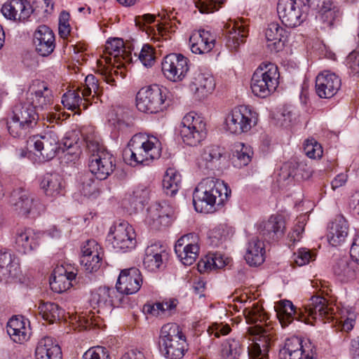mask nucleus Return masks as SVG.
<instances>
[{"instance_id":"f257e3e1","label":"nucleus","mask_w":359,"mask_h":359,"mask_svg":"<svg viewBox=\"0 0 359 359\" xmlns=\"http://www.w3.org/2000/svg\"><path fill=\"white\" fill-rule=\"evenodd\" d=\"M248 323H255L249 327L248 334L252 342L248 346L249 359H269V351L273 343L275 331L271 325L266 313L262 306L254 303L243 311Z\"/></svg>"},{"instance_id":"f03ea898","label":"nucleus","mask_w":359,"mask_h":359,"mask_svg":"<svg viewBox=\"0 0 359 359\" xmlns=\"http://www.w3.org/2000/svg\"><path fill=\"white\" fill-rule=\"evenodd\" d=\"M132 61L131 53L126 50L120 38L107 40L103 55L97 60V72L111 86H116L119 79L126 75V64Z\"/></svg>"},{"instance_id":"7ed1b4c3","label":"nucleus","mask_w":359,"mask_h":359,"mask_svg":"<svg viewBox=\"0 0 359 359\" xmlns=\"http://www.w3.org/2000/svg\"><path fill=\"white\" fill-rule=\"evenodd\" d=\"M231 193V189L224 181L214 177L205 178L194 189V208L201 213L213 212L229 200Z\"/></svg>"},{"instance_id":"20e7f679","label":"nucleus","mask_w":359,"mask_h":359,"mask_svg":"<svg viewBox=\"0 0 359 359\" xmlns=\"http://www.w3.org/2000/svg\"><path fill=\"white\" fill-rule=\"evenodd\" d=\"M128 147L130 163L148 165L161 155V143L158 137L146 133H137L132 137Z\"/></svg>"},{"instance_id":"39448f33","label":"nucleus","mask_w":359,"mask_h":359,"mask_svg":"<svg viewBox=\"0 0 359 359\" xmlns=\"http://www.w3.org/2000/svg\"><path fill=\"white\" fill-rule=\"evenodd\" d=\"M158 345L168 359H181L187 351L186 337L176 323H167L161 327Z\"/></svg>"},{"instance_id":"423d86ee","label":"nucleus","mask_w":359,"mask_h":359,"mask_svg":"<svg viewBox=\"0 0 359 359\" xmlns=\"http://www.w3.org/2000/svg\"><path fill=\"white\" fill-rule=\"evenodd\" d=\"M259 122V114L250 105L234 107L226 114L224 128L229 133L240 135L250 133Z\"/></svg>"},{"instance_id":"0eeeda50","label":"nucleus","mask_w":359,"mask_h":359,"mask_svg":"<svg viewBox=\"0 0 359 359\" xmlns=\"http://www.w3.org/2000/svg\"><path fill=\"white\" fill-rule=\"evenodd\" d=\"M278 67L271 62H262L253 73L250 88L254 95L265 98L273 93L279 85Z\"/></svg>"},{"instance_id":"6e6552de","label":"nucleus","mask_w":359,"mask_h":359,"mask_svg":"<svg viewBox=\"0 0 359 359\" xmlns=\"http://www.w3.org/2000/svg\"><path fill=\"white\" fill-rule=\"evenodd\" d=\"M168 91L166 88L158 85L145 86L136 95V107L140 111L147 114H157L163 111L168 106Z\"/></svg>"},{"instance_id":"1a4fd4ad","label":"nucleus","mask_w":359,"mask_h":359,"mask_svg":"<svg viewBox=\"0 0 359 359\" xmlns=\"http://www.w3.org/2000/svg\"><path fill=\"white\" fill-rule=\"evenodd\" d=\"M36 111L29 102H24L16 104L12 116L7 122L9 134L13 137H25L38 121Z\"/></svg>"},{"instance_id":"9d476101","label":"nucleus","mask_w":359,"mask_h":359,"mask_svg":"<svg viewBox=\"0 0 359 359\" xmlns=\"http://www.w3.org/2000/svg\"><path fill=\"white\" fill-rule=\"evenodd\" d=\"M178 133L184 144L197 146L207 136V124L203 116L190 111L183 116L178 126Z\"/></svg>"},{"instance_id":"9b49d317","label":"nucleus","mask_w":359,"mask_h":359,"mask_svg":"<svg viewBox=\"0 0 359 359\" xmlns=\"http://www.w3.org/2000/svg\"><path fill=\"white\" fill-rule=\"evenodd\" d=\"M87 147L90 154L89 158V169L99 180L106 179L114 170V158L97 142L86 140Z\"/></svg>"},{"instance_id":"f8f14e48","label":"nucleus","mask_w":359,"mask_h":359,"mask_svg":"<svg viewBox=\"0 0 359 359\" xmlns=\"http://www.w3.org/2000/svg\"><path fill=\"white\" fill-rule=\"evenodd\" d=\"M107 240L118 252H127L134 250L137 245L136 233L127 222L114 224L109 229Z\"/></svg>"},{"instance_id":"ddd939ff","label":"nucleus","mask_w":359,"mask_h":359,"mask_svg":"<svg viewBox=\"0 0 359 359\" xmlns=\"http://www.w3.org/2000/svg\"><path fill=\"white\" fill-rule=\"evenodd\" d=\"M334 314V309L328 304L326 299L313 296L304 306V310L299 309L298 320L313 325L317 320H330Z\"/></svg>"},{"instance_id":"4468645a","label":"nucleus","mask_w":359,"mask_h":359,"mask_svg":"<svg viewBox=\"0 0 359 359\" xmlns=\"http://www.w3.org/2000/svg\"><path fill=\"white\" fill-rule=\"evenodd\" d=\"M59 137L53 131H48L43 135H37L31 137L28 146L34 149L35 161L43 162L53 159L59 149Z\"/></svg>"},{"instance_id":"2eb2a0df","label":"nucleus","mask_w":359,"mask_h":359,"mask_svg":"<svg viewBox=\"0 0 359 359\" xmlns=\"http://www.w3.org/2000/svg\"><path fill=\"white\" fill-rule=\"evenodd\" d=\"M277 11L282 23L292 28L305 20L308 6L302 0H278Z\"/></svg>"},{"instance_id":"dca6fc26","label":"nucleus","mask_w":359,"mask_h":359,"mask_svg":"<svg viewBox=\"0 0 359 359\" xmlns=\"http://www.w3.org/2000/svg\"><path fill=\"white\" fill-rule=\"evenodd\" d=\"M11 205L13 211L22 217H35L45 210V205L39 198L25 191L13 194Z\"/></svg>"},{"instance_id":"f3484780","label":"nucleus","mask_w":359,"mask_h":359,"mask_svg":"<svg viewBox=\"0 0 359 359\" xmlns=\"http://www.w3.org/2000/svg\"><path fill=\"white\" fill-rule=\"evenodd\" d=\"M190 69L189 60L180 53L167 55L161 63V69L164 76L170 81H183Z\"/></svg>"},{"instance_id":"a211bd4d","label":"nucleus","mask_w":359,"mask_h":359,"mask_svg":"<svg viewBox=\"0 0 359 359\" xmlns=\"http://www.w3.org/2000/svg\"><path fill=\"white\" fill-rule=\"evenodd\" d=\"M216 87L213 75L207 70L195 71L189 81L188 89L198 100H204L212 94Z\"/></svg>"},{"instance_id":"6ab92c4d","label":"nucleus","mask_w":359,"mask_h":359,"mask_svg":"<svg viewBox=\"0 0 359 359\" xmlns=\"http://www.w3.org/2000/svg\"><path fill=\"white\" fill-rule=\"evenodd\" d=\"M174 219V210L165 201L151 203L147 209L144 222L151 229L168 226Z\"/></svg>"},{"instance_id":"aec40b11","label":"nucleus","mask_w":359,"mask_h":359,"mask_svg":"<svg viewBox=\"0 0 359 359\" xmlns=\"http://www.w3.org/2000/svg\"><path fill=\"white\" fill-rule=\"evenodd\" d=\"M175 252L179 260L186 266L193 264L200 252V238L194 233L181 236L175 245Z\"/></svg>"},{"instance_id":"412c9836","label":"nucleus","mask_w":359,"mask_h":359,"mask_svg":"<svg viewBox=\"0 0 359 359\" xmlns=\"http://www.w3.org/2000/svg\"><path fill=\"white\" fill-rule=\"evenodd\" d=\"M27 102L36 110H47L53 103L52 90L46 83L34 81L29 86Z\"/></svg>"},{"instance_id":"4be33fe9","label":"nucleus","mask_w":359,"mask_h":359,"mask_svg":"<svg viewBox=\"0 0 359 359\" xmlns=\"http://www.w3.org/2000/svg\"><path fill=\"white\" fill-rule=\"evenodd\" d=\"M81 264L88 272L97 271L100 266L103 256L101 245L95 240H88L81 245Z\"/></svg>"},{"instance_id":"5701e85b","label":"nucleus","mask_w":359,"mask_h":359,"mask_svg":"<svg viewBox=\"0 0 359 359\" xmlns=\"http://www.w3.org/2000/svg\"><path fill=\"white\" fill-rule=\"evenodd\" d=\"M142 284L140 271L136 267L121 271L116 287V291L125 294H133L138 292Z\"/></svg>"},{"instance_id":"b1692460","label":"nucleus","mask_w":359,"mask_h":359,"mask_svg":"<svg viewBox=\"0 0 359 359\" xmlns=\"http://www.w3.org/2000/svg\"><path fill=\"white\" fill-rule=\"evenodd\" d=\"M341 87V79L334 73L324 71L320 73L316 79V90L321 98L333 97Z\"/></svg>"},{"instance_id":"393cba45","label":"nucleus","mask_w":359,"mask_h":359,"mask_svg":"<svg viewBox=\"0 0 359 359\" xmlns=\"http://www.w3.org/2000/svg\"><path fill=\"white\" fill-rule=\"evenodd\" d=\"M76 275V271L69 266H57L53 270L50 280L52 290L61 293L69 290L72 287Z\"/></svg>"},{"instance_id":"a878e982","label":"nucleus","mask_w":359,"mask_h":359,"mask_svg":"<svg viewBox=\"0 0 359 359\" xmlns=\"http://www.w3.org/2000/svg\"><path fill=\"white\" fill-rule=\"evenodd\" d=\"M349 231L347 220L342 215H337L327 225L326 238L333 247L341 245L346 240Z\"/></svg>"},{"instance_id":"bb28decb","label":"nucleus","mask_w":359,"mask_h":359,"mask_svg":"<svg viewBox=\"0 0 359 359\" xmlns=\"http://www.w3.org/2000/svg\"><path fill=\"white\" fill-rule=\"evenodd\" d=\"M32 11V6L27 0H11L4 3L1 7L3 15L14 21L27 20Z\"/></svg>"},{"instance_id":"cd10ccee","label":"nucleus","mask_w":359,"mask_h":359,"mask_svg":"<svg viewBox=\"0 0 359 359\" xmlns=\"http://www.w3.org/2000/svg\"><path fill=\"white\" fill-rule=\"evenodd\" d=\"M279 356L280 359H314L312 351L303 345L301 339L295 337L285 341Z\"/></svg>"},{"instance_id":"c85d7f7f","label":"nucleus","mask_w":359,"mask_h":359,"mask_svg":"<svg viewBox=\"0 0 359 359\" xmlns=\"http://www.w3.org/2000/svg\"><path fill=\"white\" fill-rule=\"evenodd\" d=\"M15 245L19 252L23 254L31 253L40 245V233L32 228H20L15 234Z\"/></svg>"},{"instance_id":"c756f323","label":"nucleus","mask_w":359,"mask_h":359,"mask_svg":"<svg viewBox=\"0 0 359 359\" xmlns=\"http://www.w3.org/2000/svg\"><path fill=\"white\" fill-rule=\"evenodd\" d=\"M34 44L40 55H49L55 47L54 33L46 25H40L34 32Z\"/></svg>"},{"instance_id":"7c9ffc66","label":"nucleus","mask_w":359,"mask_h":359,"mask_svg":"<svg viewBox=\"0 0 359 359\" xmlns=\"http://www.w3.org/2000/svg\"><path fill=\"white\" fill-rule=\"evenodd\" d=\"M149 196V190L142 186L135 187L128 191L121 201L123 208L130 214L141 210Z\"/></svg>"},{"instance_id":"2f4dec72","label":"nucleus","mask_w":359,"mask_h":359,"mask_svg":"<svg viewBox=\"0 0 359 359\" xmlns=\"http://www.w3.org/2000/svg\"><path fill=\"white\" fill-rule=\"evenodd\" d=\"M215 36L210 32L200 29L194 32L189 37L191 50L194 54L203 55L210 53L215 45Z\"/></svg>"},{"instance_id":"473e14b6","label":"nucleus","mask_w":359,"mask_h":359,"mask_svg":"<svg viewBox=\"0 0 359 359\" xmlns=\"http://www.w3.org/2000/svg\"><path fill=\"white\" fill-rule=\"evenodd\" d=\"M165 251L157 243L147 246L142 258L144 268L149 272L155 273L163 268Z\"/></svg>"},{"instance_id":"72a5a7b5","label":"nucleus","mask_w":359,"mask_h":359,"mask_svg":"<svg viewBox=\"0 0 359 359\" xmlns=\"http://www.w3.org/2000/svg\"><path fill=\"white\" fill-rule=\"evenodd\" d=\"M7 332L14 342L24 343L31 336L29 321L23 316L12 317L7 323Z\"/></svg>"},{"instance_id":"f704fd0d","label":"nucleus","mask_w":359,"mask_h":359,"mask_svg":"<svg viewBox=\"0 0 359 359\" xmlns=\"http://www.w3.org/2000/svg\"><path fill=\"white\" fill-rule=\"evenodd\" d=\"M116 294L117 291L114 288L100 287L91 292L90 304L94 309H97V313L100 312V309H110L114 304Z\"/></svg>"},{"instance_id":"c9c22d12","label":"nucleus","mask_w":359,"mask_h":359,"mask_svg":"<svg viewBox=\"0 0 359 359\" xmlns=\"http://www.w3.org/2000/svg\"><path fill=\"white\" fill-rule=\"evenodd\" d=\"M227 34L226 46L231 50H236L246 37L245 27L241 20H229L224 26Z\"/></svg>"},{"instance_id":"e433bc0d","label":"nucleus","mask_w":359,"mask_h":359,"mask_svg":"<svg viewBox=\"0 0 359 359\" xmlns=\"http://www.w3.org/2000/svg\"><path fill=\"white\" fill-rule=\"evenodd\" d=\"M257 230L264 236L274 238L283 235L285 230L284 219L280 215H271L258 224Z\"/></svg>"},{"instance_id":"4c0bfd02","label":"nucleus","mask_w":359,"mask_h":359,"mask_svg":"<svg viewBox=\"0 0 359 359\" xmlns=\"http://www.w3.org/2000/svg\"><path fill=\"white\" fill-rule=\"evenodd\" d=\"M267 46L271 51L278 52L285 45L287 32L278 22L270 23L265 31Z\"/></svg>"},{"instance_id":"58836bf2","label":"nucleus","mask_w":359,"mask_h":359,"mask_svg":"<svg viewBox=\"0 0 359 359\" xmlns=\"http://www.w3.org/2000/svg\"><path fill=\"white\" fill-rule=\"evenodd\" d=\"M265 245L258 238H252L248 243L245 254L246 262L251 266H257L265 261Z\"/></svg>"},{"instance_id":"ea45409f","label":"nucleus","mask_w":359,"mask_h":359,"mask_svg":"<svg viewBox=\"0 0 359 359\" xmlns=\"http://www.w3.org/2000/svg\"><path fill=\"white\" fill-rule=\"evenodd\" d=\"M36 359H62V351L58 344L51 337L41 339L35 350Z\"/></svg>"},{"instance_id":"a19ab883","label":"nucleus","mask_w":359,"mask_h":359,"mask_svg":"<svg viewBox=\"0 0 359 359\" xmlns=\"http://www.w3.org/2000/svg\"><path fill=\"white\" fill-rule=\"evenodd\" d=\"M19 271L18 258L8 251L0 250V278L15 277Z\"/></svg>"},{"instance_id":"79ce46f5","label":"nucleus","mask_w":359,"mask_h":359,"mask_svg":"<svg viewBox=\"0 0 359 359\" xmlns=\"http://www.w3.org/2000/svg\"><path fill=\"white\" fill-rule=\"evenodd\" d=\"M40 189L46 196L57 197L62 194L64 189L62 180L56 173H46L40 181Z\"/></svg>"},{"instance_id":"37998d69","label":"nucleus","mask_w":359,"mask_h":359,"mask_svg":"<svg viewBox=\"0 0 359 359\" xmlns=\"http://www.w3.org/2000/svg\"><path fill=\"white\" fill-rule=\"evenodd\" d=\"M61 102L65 108L71 111L77 110L78 114L81 113V107L83 109H86L88 105L91 104L90 101H84L83 93L79 88L65 93L62 97Z\"/></svg>"},{"instance_id":"c03bdc74","label":"nucleus","mask_w":359,"mask_h":359,"mask_svg":"<svg viewBox=\"0 0 359 359\" xmlns=\"http://www.w3.org/2000/svg\"><path fill=\"white\" fill-rule=\"evenodd\" d=\"M231 259L220 252L209 253L198 264V269L201 273H205L217 269H222L228 265Z\"/></svg>"},{"instance_id":"a18cd8bd","label":"nucleus","mask_w":359,"mask_h":359,"mask_svg":"<svg viewBox=\"0 0 359 359\" xmlns=\"http://www.w3.org/2000/svg\"><path fill=\"white\" fill-rule=\"evenodd\" d=\"M277 317L282 327H287L294 319L298 320V314L292 302L281 300L275 306Z\"/></svg>"},{"instance_id":"49530a36","label":"nucleus","mask_w":359,"mask_h":359,"mask_svg":"<svg viewBox=\"0 0 359 359\" xmlns=\"http://www.w3.org/2000/svg\"><path fill=\"white\" fill-rule=\"evenodd\" d=\"M253 151L250 146L242 142L234 144L232 150L233 165L241 168L248 165L252 160Z\"/></svg>"},{"instance_id":"de8ad7c7","label":"nucleus","mask_w":359,"mask_h":359,"mask_svg":"<svg viewBox=\"0 0 359 359\" xmlns=\"http://www.w3.org/2000/svg\"><path fill=\"white\" fill-rule=\"evenodd\" d=\"M182 182L180 172L174 168L166 170L163 179V188L165 193L173 196L178 191Z\"/></svg>"},{"instance_id":"09e8293b","label":"nucleus","mask_w":359,"mask_h":359,"mask_svg":"<svg viewBox=\"0 0 359 359\" xmlns=\"http://www.w3.org/2000/svg\"><path fill=\"white\" fill-rule=\"evenodd\" d=\"M39 310L42 318L50 323L60 320L65 315L64 310L53 302H41Z\"/></svg>"},{"instance_id":"8fccbe9b","label":"nucleus","mask_w":359,"mask_h":359,"mask_svg":"<svg viewBox=\"0 0 359 359\" xmlns=\"http://www.w3.org/2000/svg\"><path fill=\"white\" fill-rule=\"evenodd\" d=\"M356 314L352 308H341L337 313L334 312L333 318L339 323L343 331H351L355 325Z\"/></svg>"},{"instance_id":"3c124183","label":"nucleus","mask_w":359,"mask_h":359,"mask_svg":"<svg viewBox=\"0 0 359 359\" xmlns=\"http://www.w3.org/2000/svg\"><path fill=\"white\" fill-rule=\"evenodd\" d=\"M234 233L233 228L227 224H219L212 229L209 234L212 245H218L231 238Z\"/></svg>"},{"instance_id":"603ef678","label":"nucleus","mask_w":359,"mask_h":359,"mask_svg":"<svg viewBox=\"0 0 359 359\" xmlns=\"http://www.w3.org/2000/svg\"><path fill=\"white\" fill-rule=\"evenodd\" d=\"M223 150L219 146L209 145L205 147L201 153V159L207 167H216L222 157Z\"/></svg>"},{"instance_id":"864d4df0","label":"nucleus","mask_w":359,"mask_h":359,"mask_svg":"<svg viewBox=\"0 0 359 359\" xmlns=\"http://www.w3.org/2000/svg\"><path fill=\"white\" fill-rule=\"evenodd\" d=\"M176 306V301L169 300L162 302H156L154 304H147L144 306V312L151 315L152 316L161 317Z\"/></svg>"},{"instance_id":"5fc2aeb1","label":"nucleus","mask_w":359,"mask_h":359,"mask_svg":"<svg viewBox=\"0 0 359 359\" xmlns=\"http://www.w3.org/2000/svg\"><path fill=\"white\" fill-rule=\"evenodd\" d=\"M243 348L239 341L227 339L222 345V354L225 359H239Z\"/></svg>"},{"instance_id":"6e6d98bb","label":"nucleus","mask_w":359,"mask_h":359,"mask_svg":"<svg viewBox=\"0 0 359 359\" xmlns=\"http://www.w3.org/2000/svg\"><path fill=\"white\" fill-rule=\"evenodd\" d=\"M78 88L83 93L84 101H90L91 102V99L97 93L99 88L98 81L93 75L89 74L86 77L85 85Z\"/></svg>"},{"instance_id":"4d7b16f0","label":"nucleus","mask_w":359,"mask_h":359,"mask_svg":"<svg viewBox=\"0 0 359 359\" xmlns=\"http://www.w3.org/2000/svg\"><path fill=\"white\" fill-rule=\"evenodd\" d=\"M195 6L201 13H212L218 11L226 0H194Z\"/></svg>"},{"instance_id":"13d9d810","label":"nucleus","mask_w":359,"mask_h":359,"mask_svg":"<svg viewBox=\"0 0 359 359\" xmlns=\"http://www.w3.org/2000/svg\"><path fill=\"white\" fill-rule=\"evenodd\" d=\"M304 150L310 158H320L323 153L322 146L316 140L311 138L305 141Z\"/></svg>"},{"instance_id":"bf43d9fd","label":"nucleus","mask_w":359,"mask_h":359,"mask_svg":"<svg viewBox=\"0 0 359 359\" xmlns=\"http://www.w3.org/2000/svg\"><path fill=\"white\" fill-rule=\"evenodd\" d=\"M316 253L307 248H300L293 255L294 262L299 266L309 264L316 259Z\"/></svg>"},{"instance_id":"052dcab7","label":"nucleus","mask_w":359,"mask_h":359,"mask_svg":"<svg viewBox=\"0 0 359 359\" xmlns=\"http://www.w3.org/2000/svg\"><path fill=\"white\" fill-rule=\"evenodd\" d=\"M80 191L85 197L90 199L97 198L100 194V190L97 184L90 180L83 182L80 187Z\"/></svg>"},{"instance_id":"680f3d73","label":"nucleus","mask_w":359,"mask_h":359,"mask_svg":"<svg viewBox=\"0 0 359 359\" xmlns=\"http://www.w3.org/2000/svg\"><path fill=\"white\" fill-rule=\"evenodd\" d=\"M138 57L144 66L151 67L155 62L154 49L150 45H144Z\"/></svg>"},{"instance_id":"e2e57ef3","label":"nucleus","mask_w":359,"mask_h":359,"mask_svg":"<svg viewBox=\"0 0 359 359\" xmlns=\"http://www.w3.org/2000/svg\"><path fill=\"white\" fill-rule=\"evenodd\" d=\"M82 359H110L108 350L103 346L90 348L83 355Z\"/></svg>"},{"instance_id":"0e129e2a","label":"nucleus","mask_w":359,"mask_h":359,"mask_svg":"<svg viewBox=\"0 0 359 359\" xmlns=\"http://www.w3.org/2000/svg\"><path fill=\"white\" fill-rule=\"evenodd\" d=\"M231 332V327L229 324L223 322H215L209 326L208 332L209 335L219 338L221 336H225Z\"/></svg>"},{"instance_id":"69168bd1","label":"nucleus","mask_w":359,"mask_h":359,"mask_svg":"<svg viewBox=\"0 0 359 359\" xmlns=\"http://www.w3.org/2000/svg\"><path fill=\"white\" fill-rule=\"evenodd\" d=\"M59 34L63 39L67 38L70 32L69 14L66 11H62L59 17Z\"/></svg>"},{"instance_id":"338daca9","label":"nucleus","mask_w":359,"mask_h":359,"mask_svg":"<svg viewBox=\"0 0 359 359\" xmlns=\"http://www.w3.org/2000/svg\"><path fill=\"white\" fill-rule=\"evenodd\" d=\"M94 316L86 315V313L76 314L74 316L71 317L72 320H74L78 323V326L81 329H87L94 325Z\"/></svg>"},{"instance_id":"774afa93","label":"nucleus","mask_w":359,"mask_h":359,"mask_svg":"<svg viewBox=\"0 0 359 359\" xmlns=\"http://www.w3.org/2000/svg\"><path fill=\"white\" fill-rule=\"evenodd\" d=\"M346 64L353 74H359V51H352L348 55Z\"/></svg>"}]
</instances>
